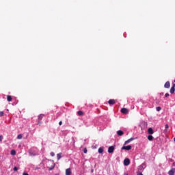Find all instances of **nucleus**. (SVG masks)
I'll list each match as a JSON object with an SVG mask.
<instances>
[{"instance_id": "nucleus-1", "label": "nucleus", "mask_w": 175, "mask_h": 175, "mask_svg": "<svg viewBox=\"0 0 175 175\" xmlns=\"http://www.w3.org/2000/svg\"><path fill=\"white\" fill-rule=\"evenodd\" d=\"M131 164V160L129 159H125L124 160V166H129Z\"/></svg>"}, {"instance_id": "nucleus-2", "label": "nucleus", "mask_w": 175, "mask_h": 175, "mask_svg": "<svg viewBox=\"0 0 175 175\" xmlns=\"http://www.w3.org/2000/svg\"><path fill=\"white\" fill-rule=\"evenodd\" d=\"M120 111L122 114H128V113H129V110L126 108H122Z\"/></svg>"}, {"instance_id": "nucleus-3", "label": "nucleus", "mask_w": 175, "mask_h": 175, "mask_svg": "<svg viewBox=\"0 0 175 175\" xmlns=\"http://www.w3.org/2000/svg\"><path fill=\"white\" fill-rule=\"evenodd\" d=\"M122 150H126V151H129V150H132V146L129 145L127 146H122Z\"/></svg>"}, {"instance_id": "nucleus-4", "label": "nucleus", "mask_w": 175, "mask_h": 175, "mask_svg": "<svg viewBox=\"0 0 175 175\" xmlns=\"http://www.w3.org/2000/svg\"><path fill=\"white\" fill-rule=\"evenodd\" d=\"M114 150H115L114 146H109L108 148L109 154H113V152H114Z\"/></svg>"}, {"instance_id": "nucleus-5", "label": "nucleus", "mask_w": 175, "mask_h": 175, "mask_svg": "<svg viewBox=\"0 0 175 175\" xmlns=\"http://www.w3.org/2000/svg\"><path fill=\"white\" fill-rule=\"evenodd\" d=\"M148 133L149 135H154V130L152 129V128L150 127L148 129Z\"/></svg>"}, {"instance_id": "nucleus-6", "label": "nucleus", "mask_w": 175, "mask_h": 175, "mask_svg": "<svg viewBox=\"0 0 175 175\" xmlns=\"http://www.w3.org/2000/svg\"><path fill=\"white\" fill-rule=\"evenodd\" d=\"M175 92V83L173 84L172 87L170 89V94H173Z\"/></svg>"}, {"instance_id": "nucleus-7", "label": "nucleus", "mask_w": 175, "mask_h": 175, "mask_svg": "<svg viewBox=\"0 0 175 175\" xmlns=\"http://www.w3.org/2000/svg\"><path fill=\"white\" fill-rule=\"evenodd\" d=\"M109 105H116V100L114 99H110L108 101Z\"/></svg>"}, {"instance_id": "nucleus-8", "label": "nucleus", "mask_w": 175, "mask_h": 175, "mask_svg": "<svg viewBox=\"0 0 175 175\" xmlns=\"http://www.w3.org/2000/svg\"><path fill=\"white\" fill-rule=\"evenodd\" d=\"M72 174V171L70 170V168H68L66 170V175H70Z\"/></svg>"}, {"instance_id": "nucleus-9", "label": "nucleus", "mask_w": 175, "mask_h": 175, "mask_svg": "<svg viewBox=\"0 0 175 175\" xmlns=\"http://www.w3.org/2000/svg\"><path fill=\"white\" fill-rule=\"evenodd\" d=\"M165 88H170V82L167 81L164 85Z\"/></svg>"}, {"instance_id": "nucleus-10", "label": "nucleus", "mask_w": 175, "mask_h": 175, "mask_svg": "<svg viewBox=\"0 0 175 175\" xmlns=\"http://www.w3.org/2000/svg\"><path fill=\"white\" fill-rule=\"evenodd\" d=\"M133 140H135V138H130L128 140L125 141L124 144H128L129 143H131V142H133Z\"/></svg>"}, {"instance_id": "nucleus-11", "label": "nucleus", "mask_w": 175, "mask_h": 175, "mask_svg": "<svg viewBox=\"0 0 175 175\" xmlns=\"http://www.w3.org/2000/svg\"><path fill=\"white\" fill-rule=\"evenodd\" d=\"M117 135L118 136H122V135H124V131H121V130H119L117 131Z\"/></svg>"}, {"instance_id": "nucleus-12", "label": "nucleus", "mask_w": 175, "mask_h": 175, "mask_svg": "<svg viewBox=\"0 0 175 175\" xmlns=\"http://www.w3.org/2000/svg\"><path fill=\"white\" fill-rule=\"evenodd\" d=\"M148 140H149V142H152L154 140V137L151 135H148Z\"/></svg>"}, {"instance_id": "nucleus-13", "label": "nucleus", "mask_w": 175, "mask_h": 175, "mask_svg": "<svg viewBox=\"0 0 175 175\" xmlns=\"http://www.w3.org/2000/svg\"><path fill=\"white\" fill-rule=\"evenodd\" d=\"M61 158H62V153H58L57 154V161H59V159H61Z\"/></svg>"}, {"instance_id": "nucleus-14", "label": "nucleus", "mask_w": 175, "mask_h": 175, "mask_svg": "<svg viewBox=\"0 0 175 175\" xmlns=\"http://www.w3.org/2000/svg\"><path fill=\"white\" fill-rule=\"evenodd\" d=\"M12 96H10V95H8L7 96V100H8V102H12Z\"/></svg>"}, {"instance_id": "nucleus-15", "label": "nucleus", "mask_w": 175, "mask_h": 175, "mask_svg": "<svg viewBox=\"0 0 175 175\" xmlns=\"http://www.w3.org/2000/svg\"><path fill=\"white\" fill-rule=\"evenodd\" d=\"M77 114L78 116H84V112H83L82 111H78Z\"/></svg>"}, {"instance_id": "nucleus-16", "label": "nucleus", "mask_w": 175, "mask_h": 175, "mask_svg": "<svg viewBox=\"0 0 175 175\" xmlns=\"http://www.w3.org/2000/svg\"><path fill=\"white\" fill-rule=\"evenodd\" d=\"M98 151L99 154H103V148H99Z\"/></svg>"}, {"instance_id": "nucleus-17", "label": "nucleus", "mask_w": 175, "mask_h": 175, "mask_svg": "<svg viewBox=\"0 0 175 175\" xmlns=\"http://www.w3.org/2000/svg\"><path fill=\"white\" fill-rule=\"evenodd\" d=\"M169 175H174V171L173 170H171L168 172Z\"/></svg>"}, {"instance_id": "nucleus-18", "label": "nucleus", "mask_w": 175, "mask_h": 175, "mask_svg": "<svg viewBox=\"0 0 175 175\" xmlns=\"http://www.w3.org/2000/svg\"><path fill=\"white\" fill-rule=\"evenodd\" d=\"M43 117H44V115L41 114L40 116H38V120L39 121H41L42 118H43Z\"/></svg>"}, {"instance_id": "nucleus-19", "label": "nucleus", "mask_w": 175, "mask_h": 175, "mask_svg": "<svg viewBox=\"0 0 175 175\" xmlns=\"http://www.w3.org/2000/svg\"><path fill=\"white\" fill-rule=\"evenodd\" d=\"M11 155H16V150H12L10 152Z\"/></svg>"}, {"instance_id": "nucleus-20", "label": "nucleus", "mask_w": 175, "mask_h": 175, "mask_svg": "<svg viewBox=\"0 0 175 175\" xmlns=\"http://www.w3.org/2000/svg\"><path fill=\"white\" fill-rule=\"evenodd\" d=\"M157 111H161L162 110V108L161 107H156Z\"/></svg>"}, {"instance_id": "nucleus-21", "label": "nucleus", "mask_w": 175, "mask_h": 175, "mask_svg": "<svg viewBox=\"0 0 175 175\" xmlns=\"http://www.w3.org/2000/svg\"><path fill=\"white\" fill-rule=\"evenodd\" d=\"M17 139H23V135H21V134L18 135Z\"/></svg>"}, {"instance_id": "nucleus-22", "label": "nucleus", "mask_w": 175, "mask_h": 175, "mask_svg": "<svg viewBox=\"0 0 175 175\" xmlns=\"http://www.w3.org/2000/svg\"><path fill=\"white\" fill-rule=\"evenodd\" d=\"M3 111H0V117H3Z\"/></svg>"}, {"instance_id": "nucleus-23", "label": "nucleus", "mask_w": 175, "mask_h": 175, "mask_svg": "<svg viewBox=\"0 0 175 175\" xmlns=\"http://www.w3.org/2000/svg\"><path fill=\"white\" fill-rule=\"evenodd\" d=\"M83 152H84V154H87L88 150H87L86 148H85L83 149Z\"/></svg>"}, {"instance_id": "nucleus-24", "label": "nucleus", "mask_w": 175, "mask_h": 175, "mask_svg": "<svg viewBox=\"0 0 175 175\" xmlns=\"http://www.w3.org/2000/svg\"><path fill=\"white\" fill-rule=\"evenodd\" d=\"M18 170V168L17 167H14V171L17 172Z\"/></svg>"}, {"instance_id": "nucleus-25", "label": "nucleus", "mask_w": 175, "mask_h": 175, "mask_svg": "<svg viewBox=\"0 0 175 175\" xmlns=\"http://www.w3.org/2000/svg\"><path fill=\"white\" fill-rule=\"evenodd\" d=\"M3 140V136L0 135V142H2Z\"/></svg>"}, {"instance_id": "nucleus-26", "label": "nucleus", "mask_w": 175, "mask_h": 175, "mask_svg": "<svg viewBox=\"0 0 175 175\" xmlns=\"http://www.w3.org/2000/svg\"><path fill=\"white\" fill-rule=\"evenodd\" d=\"M165 129H169V124H165Z\"/></svg>"}, {"instance_id": "nucleus-27", "label": "nucleus", "mask_w": 175, "mask_h": 175, "mask_svg": "<svg viewBox=\"0 0 175 175\" xmlns=\"http://www.w3.org/2000/svg\"><path fill=\"white\" fill-rule=\"evenodd\" d=\"M51 155L52 157H54V156L55 155V154L54 153V152H51Z\"/></svg>"}, {"instance_id": "nucleus-28", "label": "nucleus", "mask_w": 175, "mask_h": 175, "mask_svg": "<svg viewBox=\"0 0 175 175\" xmlns=\"http://www.w3.org/2000/svg\"><path fill=\"white\" fill-rule=\"evenodd\" d=\"M165 98L169 97V93H166V94H165Z\"/></svg>"}, {"instance_id": "nucleus-29", "label": "nucleus", "mask_w": 175, "mask_h": 175, "mask_svg": "<svg viewBox=\"0 0 175 175\" xmlns=\"http://www.w3.org/2000/svg\"><path fill=\"white\" fill-rule=\"evenodd\" d=\"M23 175H29V174H28V173H27V172H24V173L23 174Z\"/></svg>"}, {"instance_id": "nucleus-30", "label": "nucleus", "mask_w": 175, "mask_h": 175, "mask_svg": "<svg viewBox=\"0 0 175 175\" xmlns=\"http://www.w3.org/2000/svg\"><path fill=\"white\" fill-rule=\"evenodd\" d=\"M59 125H62V121L59 122Z\"/></svg>"}, {"instance_id": "nucleus-31", "label": "nucleus", "mask_w": 175, "mask_h": 175, "mask_svg": "<svg viewBox=\"0 0 175 175\" xmlns=\"http://www.w3.org/2000/svg\"><path fill=\"white\" fill-rule=\"evenodd\" d=\"M53 169H54V166L51 167V168H49V170H53Z\"/></svg>"}, {"instance_id": "nucleus-32", "label": "nucleus", "mask_w": 175, "mask_h": 175, "mask_svg": "<svg viewBox=\"0 0 175 175\" xmlns=\"http://www.w3.org/2000/svg\"><path fill=\"white\" fill-rule=\"evenodd\" d=\"M137 175H143V174L142 172H139Z\"/></svg>"}, {"instance_id": "nucleus-33", "label": "nucleus", "mask_w": 175, "mask_h": 175, "mask_svg": "<svg viewBox=\"0 0 175 175\" xmlns=\"http://www.w3.org/2000/svg\"><path fill=\"white\" fill-rule=\"evenodd\" d=\"M124 175H128V173H124Z\"/></svg>"}]
</instances>
